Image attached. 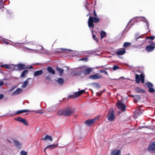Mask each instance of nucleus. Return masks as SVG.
<instances>
[{
	"instance_id": "1",
	"label": "nucleus",
	"mask_w": 155,
	"mask_h": 155,
	"mask_svg": "<svg viewBox=\"0 0 155 155\" xmlns=\"http://www.w3.org/2000/svg\"><path fill=\"white\" fill-rule=\"evenodd\" d=\"M25 49L31 51H30L31 53L35 52V53H38V52H39L42 53H45L47 51L45 50L43 47L40 45L38 46L36 49H32L27 47H25Z\"/></svg>"
},
{
	"instance_id": "2",
	"label": "nucleus",
	"mask_w": 155,
	"mask_h": 155,
	"mask_svg": "<svg viewBox=\"0 0 155 155\" xmlns=\"http://www.w3.org/2000/svg\"><path fill=\"white\" fill-rule=\"evenodd\" d=\"M100 21L99 18H98L97 17H92L90 16L89 18L88 21V26L90 28H94V25L93 23V22L96 23L99 22Z\"/></svg>"
},
{
	"instance_id": "3",
	"label": "nucleus",
	"mask_w": 155,
	"mask_h": 155,
	"mask_svg": "<svg viewBox=\"0 0 155 155\" xmlns=\"http://www.w3.org/2000/svg\"><path fill=\"white\" fill-rule=\"evenodd\" d=\"M75 69H83V72L85 75L89 74L92 71V68H88L85 65H83L78 68H75Z\"/></svg>"
},
{
	"instance_id": "4",
	"label": "nucleus",
	"mask_w": 155,
	"mask_h": 155,
	"mask_svg": "<svg viewBox=\"0 0 155 155\" xmlns=\"http://www.w3.org/2000/svg\"><path fill=\"white\" fill-rule=\"evenodd\" d=\"M2 40L3 42L6 44H10V45L16 47H18L21 48L22 47V45H21V43H14L11 42L10 40L5 38H3Z\"/></svg>"
},
{
	"instance_id": "5",
	"label": "nucleus",
	"mask_w": 155,
	"mask_h": 155,
	"mask_svg": "<svg viewBox=\"0 0 155 155\" xmlns=\"http://www.w3.org/2000/svg\"><path fill=\"white\" fill-rule=\"evenodd\" d=\"M136 19L135 18H134L133 19L130 20L128 24H129L132 21L134 20L136 22H137V21H143L146 23L147 28H149V23L147 19L144 17H138L136 18Z\"/></svg>"
},
{
	"instance_id": "6",
	"label": "nucleus",
	"mask_w": 155,
	"mask_h": 155,
	"mask_svg": "<svg viewBox=\"0 0 155 155\" xmlns=\"http://www.w3.org/2000/svg\"><path fill=\"white\" fill-rule=\"evenodd\" d=\"M108 120L110 121H113L115 118L114 112L113 109H110L108 111V113L107 115Z\"/></svg>"
},
{
	"instance_id": "7",
	"label": "nucleus",
	"mask_w": 155,
	"mask_h": 155,
	"mask_svg": "<svg viewBox=\"0 0 155 155\" xmlns=\"http://www.w3.org/2000/svg\"><path fill=\"white\" fill-rule=\"evenodd\" d=\"M85 91L84 90L74 92L72 95H70L68 96V98H75L79 96Z\"/></svg>"
},
{
	"instance_id": "8",
	"label": "nucleus",
	"mask_w": 155,
	"mask_h": 155,
	"mask_svg": "<svg viewBox=\"0 0 155 155\" xmlns=\"http://www.w3.org/2000/svg\"><path fill=\"white\" fill-rule=\"evenodd\" d=\"M150 43L151 44V45H150L146 46V49L147 51L149 52L153 51L154 49L155 48V46L154 45V43L153 42L150 43Z\"/></svg>"
},
{
	"instance_id": "9",
	"label": "nucleus",
	"mask_w": 155,
	"mask_h": 155,
	"mask_svg": "<svg viewBox=\"0 0 155 155\" xmlns=\"http://www.w3.org/2000/svg\"><path fill=\"white\" fill-rule=\"evenodd\" d=\"M117 105L118 108L122 111H124L126 110V106L125 104L119 101L117 103Z\"/></svg>"
},
{
	"instance_id": "10",
	"label": "nucleus",
	"mask_w": 155,
	"mask_h": 155,
	"mask_svg": "<svg viewBox=\"0 0 155 155\" xmlns=\"http://www.w3.org/2000/svg\"><path fill=\"white\" fill-rule=\"evenodd\" d=\"M103 76L102 75L100 74L99 73H97L93 75L90 76L88 78L93 80H97L102 78Z\"/></svg>"
},
{
	"instance_id": "11",
	"label": "nucleus",
	"mask_w": 155,
	"mask_h": 155,
	"mask_svg": "<svg viewBox=\"0 0 155 155\" xmlns=\"http://www.w3.org/2000/svg\"><path fill=\"white\" fill-rule=\"evenodd\" d=\"M16 71H20L22 69H25L27 67L25 65L22 64H15Z\"/></svg>"
},
{
	"instance_id": "12",
	"label": "nucleus",
	"mask_w": 155,
	"mask_h": 155,
	"mask_svg": "<svg viewBox=\"0 0 155 155\" xmlns=\"http://www.w3.org/2000/svg\"><path fill=\"white\" fill-rule=\"evenodd\" d=\"M74 109L72 108H70L64 110V116L70 115L73 113Z\"/></svg>"
},
{
	"instance_id": "13",
	"label": "nucleus",
	"mask_w": 155,
	"mask_h": 155,
	"mask_svg": "<svg viewBox=\"0 0 155 155\" xmlns=\"http://www.w3.org/2000/svg\"><path fill=\"white\" fill-rule=\"evenodd\" d=\"M148 151L151 153H155V142H153L150 144L148 148Z\"/></svg>"
},
{
	"instance_id": "14",
	"label": "nucleus",
	"mask_w": 155,
	"mask_h": 155,
	"mask_svg": "<svg viewBox=\"0 0 155 155\" xmlns=\"http://www.w3.org/2000/svg\"><path fill=\"white\" fill-rule=\"evenodd\" d=\"M15 120L19 121L22 123L26 125H28V122L25 119L22 118L20 117H18L15 118Z\"/></svg>"
},
{
	"instance_id": "15",
	"label": "nucleus",
	"mask_w": 155,
	"mask_h": 155,
	"mask_svg": "<svg viewBox=\"0 0 155 155\" xmlns=\"http://www.w3.org/2000/svg\"><path fill=\"white\" fill-rule=\"evenodd\" d=\"M96 120V118L88 120L85 121V123L87 125L90 126L94 124Z\"/></svg>"
},
{
	"instance_id": "16",
	"label": "nucleus",
	"mask_w": 155,
	"mask_h": 155,
	"mask_svg": "<svg viewBox=\"0 0 155 155\" xmlns=\"http://www.w3.org/2000/svg\"><path fill=\"white\" fill-rule=\"evenodd\" d=\"M15 146L18 149L22 148V145L21 143L17 140L14 141Z\"/></svg>"
},
{
	"instance_id": "17",
	"label": "nucleus",
	"mask_w": 155,
	"mask_h": 155,
	"mask_svg": "<svg viewBox=\"0 0 155 155\" xmlns=\"http://www.w3.org/2000/svg\"><path fill=\"white\" fill-rule=\"evenodd\" d=\"M22 91V89L21 88H18L17 89L16 91L12 93V95H15L18 94H19L21 93Z\"/></svg>"
},
{
	"instance_id": "18",
	"label": "nucleus",
	"mask_w": 155,
	"mask_h": 155,
	"mask_svg": "<svg viewBox=\"0 0 155 155\" xmlns=\"http://www.w3.org/2000/svg\"><path fill=\"white\" fill-rule=\"evenodd\" d=\"M142 113V110H136L134 113V118L135 119L140 115Z\"/></svg>"
},
{
	"instance_id": "19",
	"label": "nucleus",
	"mask_w": 155,
	"mask_h": 155,
	"mask_svg": "<svg viewBox=\"0 0 155 155\" xmlns=\"http://www.w3.org/2000/svg\"><path fill=\"white\" fill-rule=\"evenodd\" d=\"M126 50L124 48L120 49L116 52V54L118 55H122L125 53Z\"/></svg>"
},
{
	"instance_id": "20",
	"label": "nucleus",
	"mask_w": 155,
	"mask_h": 155,
	"mask_svg": "<svg viewBox=\"0 0 155 155\" xmlns=\"http://www.w3.org/2000/svg\"><path fill=\"white\" fill-rule=\"evenodd\" d=\"M42 140H48L51 141H52V138L51 137L48 135H46L44 137L42 138Z\"/></svg>"
},
{
	"instance_id": "21",
	"label": "nucleus",
	"mask_w": 155,
	"mask_h": 155,
	"mask_svg": "<svg viewBox=\"0 0 155 155\" xmlns=\"http://www.w3.org/2000/svg\"><path fill=\"white\" fill-rule=\"evenodd\" d=\"M111 155H121V151L120 150H114L112 152Z\"/></svg>"
},
{
	"instance_id": "22",
	"label": "nucleus",
	"mask_w": 155,
	"mask_h": 155,
	"mask_svg": "<svg viewBox=\"0 0 155 155\" xmlns=\"http://www.w3.org/2000/svg\"><path fill=\"white\" fill-rule=\"evenodd\" d=\"M31 79L30 78H28L23 83L21 87L22 88H25L27 85L28 84L29 79Z\"/></svg>"
},
{
	"instance_id": "23",
	"label": "nucleus",
	"mask_w": 155,
	"mask_h": 155,
	"mask_svg": "<svg viewBox=\"0 0 155 155\" xmlns=\"http://www.w3.org/2000/svg\"><path fill=\"white\" fill-rule=\"evenodd\" d=\"M135 91L137 93H144L145 92V91L144 90L138 87H137L135 90Z\"/></svg>"
},
{
	"instance_id": "24",
	"label": "nucleus",
	"mask_w": 155,
	"mask_h": 155,
	"mask_svg": "<svg viewBox=\"0 0 155 155\" xmlns=\"http://www.w3.org/2000/svg\"><path fill=\"white\" fill-rule=\"evenodd\" d=\"M43 73V71L41 70L37 71L34 73V76L35 77L38 76L42 74Z\"/></svg>"
},
{
	"instance_id": "25",
	"label": "nucleus",
	"mask_w": 155,
	"mask_h": 155,
	"mask_svg": "<svg viewBox=\"0 0 155 155\" xmlns=\"http://www.w3.org/2000/svg\"><path fill=\"white\" fill-rule=\"evenodd\" d=\"M56 51H55L54 52V53H58V52H60L62 51H64L65 50H67L68 51H72V50L70 49H65L63 48L57 49H56Z\"/></svg>"
},
{
	"instance_id": "26",
	"label": "nucleus",
	"mask_w": 155,
	"mask_h": 155,
	"mask_svg": "<svg viewBox=\"0 0 155 155\" xmlns=\"http://www.w3.org/2000/svg\"><path fill=\"white\" fill-rule=\"evenodd\" d=\"M8 69L12 71H16L15 64H9Z\"/></svg>"
},
{
	"instance_id": "27",
	"label": "nucleus",
	"mask_w": 155,
	"mask_h": 155,
	"mask_svg": "<svg viewBox=\"0 0 155 155\" xmlns=\"http://www.w3.org/2000/svg\"><path fill=\"white\" fill-rule=\"evenodd\" d=\"M47 70L50 73H51L53 74H55V71L51 67H48L47 69Z\"/></svg>"
},
{
	"instance_id": "28",
	"label": "nucleus",
	"mask_w": 155,
	"mask_h": 155,
	"mask_svg": "<svg viewBox=\"0 0 155 155\" xmlns=\"http://www.w3.org/2000/svg\"><path fill=\"white\" fill-rule=\"evenodd\" d=\"M56 69V70L60 73V75H62L64 72V70L59 68L58 67H57Z\"/></svg>"
},
{
	"instance_id": "29",
	"label": "nucleus",
	"mask_w": 155,
	"mask_h": 155,
	"mask_svg": "<svg viewBox=\"0 0 155 155\" xmlns=\"http://www.w3.org/2000/svg\"><path fill=\"white\" fill-rule=\"evenodd\" d=\"M28 70H24L22 73V74L20 76V77H21V78L25 77V76L28 74Z\"/></svg>"
},
{
	"instance_id": "30",
	"label": "nucleus",
	"mask_w": 155,
	"mask_h": 155,
	"mask_svg": "<svg viewBox=\"0 0 155 155\" xmlns=\"http://www.w3.org/2000/svg\"><path fill=\"white\" fill-rule=\"evenodd\" d=\"M29 111V110H21L17 111L16 112L15 114H19L22 113Z\"/></svg>"
},
{
	"instance_id": "31",
	"label": "nucleus",
	"mask_w": 155,
	"mask_h": 155,
	"mask_svg": "<svg viewBox=\"0 0 155 155\" xmlns=\"http://www.w3.org/2000/svg\"><path fill=\"white\" fill-rule=\"evenodd\" d=\"M58 145L57 144H55V145L51 144V145H49L48 146L46 147V148H50L51 149H54V148H55Z\"/></svg>"
},
{
	"instance_id": "32",
	"label": "nucleus",
	"mask_w": 155,
	"mask_h": 155,
	"mask_svg": "<svg viewBox=\"0 0 155 155\" xmlns=\"http://www.w3.org/2000/svg\"><path fill=\"white\" fill-rule=\"evenodd\" d=\"M64 82V79L62 78H59L57 80V83L58 84H61L63 83Z\"/></svg>"
},
{
	"instance_id": "33",
	"label": "nucleus",
	"mask_w": 155,
	"mask_h": 155,
	"mask_svg": "<svg viewBox=\"0 0 155 155\" xmlns=\"http://www.w3.org/2000/svg\"><path fill=\"white\" fill-rule=\"evenodd\" d=\"M106 32L104 31H102L100 33L101 35V39H102L104 38L106 35Z\"/></svg>"
},
{
	"instance_id": "34",
	"label": "nucleus",
	"mask_w": 155,
	"mask_h": 155,
	"mask_svg": "<svg viewBox=\"0 0 155 155\" xmlns=\"http://www.w3.org/2000/svg\"><path fill=\"white\" fill-rule=\"evenodd\" d=\"M135 81L136 83H138L140 81L139 77L137 74H136Z\"/></svg>"
},
{
	"instance_id": "35",
	"label": "nucleus",
	"mask_w": 155,
	"mask_h": 155,
	"mask_svg": "<svg viewBox=\"0 0 155 155\" xmlns=\"http://www.w3.org/2000/svg\"><path fill=\"white\" fill-rule=\"evenodd\" d=\"M83 72V71H74L73 73L75 75H79L81 74L82 72Z\"/></svg>"
},
{
	"instance_id": "36",
	"label": "nucleus",
	"mask_w": 155,
	"mask_h": 155,
	"mask_svg": "<svg viewBox=\"0 0 155 155\" xmlns=\"http://www.w3.org/2000/svg\"><path fill=\"white\" fill-rule=\"evenodd\" d=\"M140 97L138 95H135V97H134V101L136 102L140 100Z\"/></svg>"
},
{
	"instance_id": "37",
	"label": "nucleus",
	"mask_w": 155,
	"mask_h": 155,
	"mask_svg": "<svg viewBox=\"0 0 155 155\" xmlns=\"http://www.w3.org/2000/svg\"><path fill=\"white\" fill-rule=\"evenodd\" d=\"M140 80L142 83L144 82V77L142 74H141L140 75Z\"/></svg>"
},
{
	"instance_id": "38",
	"label": "nucleus",
	"mask_w": 155,
	"mask_h": 155,
	"mask_svg": "<svg viewBox=\"0 0 155 155\" xmlns=\"http://www.w3.org/2000/svg\"><path fill=\"white\" fill-rule=\"evenodd\" d=\"M58 114L59 115H64V110H59L58 112Z\"/></svg>"
},
{
	"instance_id": "39",
	"label": "nucleus",
	"mask_w": 155,
	"mask_h": 155,
	"mask_svg": "<svg viewBox=\"0 0 155 155\" xmlns=\"http://www.w3.org/2000/svg\"><path fill=\"white\" fill-rule=\"evenodd\" d=\"M146 85L148 88L153 87V84L149 82H148L147 83H146Z\"/></svg>"
},
{
	"instance_id": "40",
	"label": "nucleus",
	"mask_w": 155,
	"mask_h": 155,
	"mask_svg": "<svg viewBox=\"0 0 155 155\" xmlns=\"http://www.w3.org/2000/svg\"><path fill=\"white\" fill-rule=\"evenodd\" d=\"M21 155H27L28 153L25 150H21L20 153Z\"/></svg>"
},
{
	"instance_id": "41",
	"label": "nucleus",
	"mask_w": 155,
	"mask_h": 155,
	"mask_svg": "<svg viewBox=\"0 0 155 155\" xmlns=\"http://www.w3.org/2000/svg\"><path fill=\"white\" fill-rule=\"evenodd\" d=\"M131 44V43H130L128 42H125L123 44V47H127Z\"/></svg>"
},
{
	"instance_id": "42",
	"label": "nucleus",
	"mask_w": 155,
	"mask_h": 155,
	"mask_svg": "<svg viewBox=\"0 0 155 155\" xmlns=\"http://www.w3.org/2000/svg\"><path fill=\"white\" fill-rule=\"evenodd\" d=\"M149 88V91L151 93H153L155 91V90L153 87H151Z\"/></svg>"
},
{
	"instance_id": "43",
	"label": "nucleus",
	"mask_w": 155,
	"mask_h": 155,
	"mask_svg": "<svg viewBox=\"0 0 155 155\" xmlns=\"http://www.w3.org/2000/svg\"><path fill=\"white\" fill-rule=\"evenodd\" d=\"M92 85L95 87H99V84L96 83H93Z\"/></svg>"
},
{
	"instance_id": "44",
	"label": "nucleus",
	"mask_w": 155,
	"mask_h": 155,
	"mask_svg": "<svg viewBox=\"0 0 155 155\" xmlns=\"http://www.w3.org/2000/svg\"><path fill=\"white\" fill-rule=\"evenodd\" d=\"M9 64H3L1 65L2 67H4L8 69Z\"/></svg>"
},
{
	"instance_id": "45",
	"label": "nucleus",
	"mask_w": 155,
	"mask_h": 155,
	"mask_svg": "<svg viewBox=\"0 0 155 155\" xmlns=\"http://www.w3.org/2000/svg\"><path fill=\"white\" fill-rule=\"evenodd\" d=\"M118 68H119V67L117 65L114 66L113 68V70H116Z\"/></svg>"
},
{
	"instance_id": "46",
	"label": "nucleus",
	"mask_w": 155,
	"mask_h": 155,
	"mask_svg": "<svg viewBox=\"0 0 155 155\" xmlns=\"http://www.w3.org/2000/svg\"><path fill=\"white\" fill-rule=\"evenodd\" d=\"M100 71L101 73H104L105 74H108L107 72L104 70H101Z\"/></svg>"
},
{
	"instance_id": "47",
	"label": "nucleus",
	"mask_w": 155,
	"mask_h": 155,
	"mask_svg": "<svg viewBox=\"0 0 155 155\" xmlns=\"http://www.w3.org/2000/svg\"><path fill=\"white\" fill-rule=\"evenodd\" d=\"M155 38V36L148 37L146 39H151V40H153V39L154 38Z\"/></svg>"
},
{
	"instance_id": "48",
	"label": "nucleus",
	"mask_w": 155,
	"mask_h": 155,
	"mask_svg": "<svg viewBox=\"0 0 155 155\" xmlns=\"http://www.w3.org/2000/svg\"><path fill=\"white\" fill-rule=\"evenodd\" d=\"M27 44L30 45H35V43L32 42H28L27 43Z\"/></svg>"
},
{
	"instance_id": "49",
	"label": "nucleus",
	"mask_w": 155,
	"mask_h": 155,
	"mask_svg": "<svg viewBox=\"0 0 155 155\" xmlns=\"http://www.w3.org/2000/svg\"><path fill=\"white\" fill-rule=\"evenodd\" d=\"M15 87H16L15 86H13L9 89V91H12L15 88Z\"/></svg>"
},
{
	"instance_id": "50",
	"label": "nucleus",
	"mask_w": 155,
	"mask_h": 155,
	"mask_svg": "<svg viewBox=\"0 0 155 155\" xmlns=\"http://www.w3.org/2000/svg\"><path fill=\"white\" fill-rule=\"evenodd\" d=\"M4 84V83L2 80H0V86H3Z\"/></svg>"
},
{
	"instance_id": "51",
	"label": "nucleus",
	"mask_w": 155,
	"mask_h": 155,
	"mask_svg": "<svg viewBox=\"0 0 155 155\" xmlns=\"http://www.w3.org/2000/svg\"><path fill=\"white\" fill-rule=\"evenodd\" d=\"M45 78L46 79L48 80H50V76L49 75L46 76Z\"/></svg>"
},
{
	"instance_id": "52",
	"label": "nucleus",
	"mask_w": 155,
	"mask_h": 155,
	"mask_svg": "<svg viewBox=\"0 0 155 155\" xmlns=\"http://www.w3.org/2000/svg\"><path fill=\"white\" fill-rule=\"evenodd\" d=\"M93 39L95 40V41H97V38L96 36V35H94L93 34Z\"/></svg>"
},
{
	"instance_id": "53",
	"label": "nucleus",
	"mask_w": 155,
	"mask_h": 155,
	"mask_svg": "<svg viewBox=\"0 0 155 155\" xmlns=\"http://www.w3.org/2000/svg\"><path fill=\"white\" fill-rule=\"evenodd\" d=\"M93 14H94V16H95V17H97V14H96V11L95 10H94V11Z\"/></svg>"
},
{
	"instance_id": "54",
	"label": "nucleus",
	"mask_w": 155,
	"mask_h": 155,
	"mask_svg": "<svg viewBox=\"0 0 155 155\" xmlns=\"http://www.w3.org/2000/svg\"><path fill=\"white\" fill-rule=\"evenodd\" d=\"M4 96L3 94H1L0 95V100L2 99L3 98Z\"/></svg>"
},
{
	"instance_id": "55",
	"label": "nucleus",
	"mask_w": 155,
	"mask_h": 155,
	"mask_svg": "<svg viewBox=\"0 0 155 155\" xmlns=\"http://www.w3.org/2000/svg\"><path fill=\"white\" fill-rule=\"evenodd\" d=\"M88 3H87V2H86V5H85V8L87 9H88V8H87V5H88Z\"/></svg>"
},
{
	"instance_id": "56",
	"label": "nucleus",
	"mask_w": 155,
	"mask_h": 155,
	"mask_svg": "<svg viewBox=\"0 0 155 155\" xmlns=\"http://www.w3.org/2000/svg\"><path fill=\"white\" fill-rule=\"evenodd\" d=\"M131 96L132 97H133L134 99V97H135V95H131Z\"/></svg>"
},
{
	"instance_id": "57",
	"label": "nucleus",
	"mask_w": 155,
	"mask_h": 155,
	"mask_svg": "<svg viewBox=\"0 0 155 155\" xmlns=\"http://www.w3.org/2000/svg\"><path fill=\"white\" fill-rule=\"evenodd\" d=\"M84 59H85V60H86L87 59V58L86 57L84 58H82L81 59V60H84Z\"/></svg>"
},
{
	"instance_id": "58",
	"label": "nucleus",
	"mask_w": 155,
	"mask_h": 155,
	"mask_svg": "<svg viewBox=\"0 0 155 155\" xmlns=\"http://www.w3.org/2000/svg\"><path fill=\"white\" fill-rule=\"evenodd\" d=\"M7 140V141H8V142H9V143H11V142L10 141V140Z\"/></svg>"
},
{
	"instance_id": "59",
	"label": "nucleus",
	"mask_w": 155,
	"mask_h": 155,
	"mask_svg": "<svg viewBox=\"0 0 155 155\" xmlns=\"http://www.w3.org/2000/svg\"><path fill=\"white\" fill-rule=\"evenodd\" d=\"M46 149H47V148H46H46H45V150H44V152H45V153H46Z\"/></svg>"
},
{
	"instance_id": "60",
	"label": "nucleus",
	"mask_w": 155,
	"mask_h": 155,
	"mask_svg": "<svg viewBox=\"0 0 155 155\" xmlns=\"http://www.w3.org/2000/svg\"><path fill=\"white\" fill-rule=\"evenodd\" d=\"M32 68H33V67L32 66H31L29 67V68H30V69Z\"/></svg>"
},
{
	"instance_id": "61",
	"label": "nucleus",
	"mask_w": 155,
	"mask_h": 155,
	"mask_svg": "<svg viewBox=\"0 0 155 155\" xmlns=\"http://www.w3.org/2000/svg\"><path fill=\"white\" fill-rule=\"evenodd\" d=\"M140 38V37H138V38H136V40H137L138 38Z\"/></svg>"
},
{
	"instance_id": "62",
	"label": "nucleus",
	"mask_w": 155,
	"mask_h": 155,
	"mask_svg": "<svg viewBox=\"0 0 155 155\" xmlns=\"http://www.w3.org/2000/svg\"><path fill=\"white\" fill-rule=\"evenodd\" d=\"M142 127H140L139 128H140V129H141V128H142Z\"/></svg>"
},
{
	"instance_id": "63",
	"label": "nucleus",
	"mask_w": 155,
	"mask_h": 155,
	"mask_svg": "<svg viewBox=\"0 0 155 155\" xmlns=\"http://www.w3.org/2000/svg\"><path fill=\"white\" fill-rule=\"evenodd\" d=\"M89 15V14H87V16H88Z\"/></svg>"
},
{
	"instance_id": "64",
	"label": "nucleus",
	"mask_w": 155,
	"mask_h": 155,
	"mask_svg": "<svg viewBox=\"0 0 155 155\" xmlns=\"http://www.w3.org/2000/svg\"><path fill=\"white\" fill-rule=\"evenodd\" d=\"M121 78H124V77H121Z\"/></svg>"
}]
</instances>
